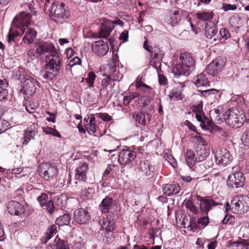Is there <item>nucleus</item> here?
<instances>
[{
    "instance_id": "15",
    "label": "nucleus",
    "mask_w": 249,
    "mask_h": 249,
    "mask_svg": "<svg viewBox=\"0 0 249 249\" xmlns=\"http://www.w3.org/2000/svg\"><path fill=\"white\" fill-rule=\"evenodd\" d=\"M75 183L77 184V190H80L81 196L83 198L89 199L92 197L94 190L90 186V184L86 181H76Z\"/></svg>"
},
{
    "instance_id": "21",
    "label": "nucleus",
    "mask_w": 249,
    "mask_h": 249,
    "mask_svg": "<svg viewBox=\"0 0 249 249\" xmlns=\"http://www.w3.org/2000/svg\"><path fill=\"white\" fill-rule=\"evenodd\" d=\"M185 86L184 82H178L176 87L171 91L168 95L169 98L173 100H181L183 99L184 96L182 92L183 89Z\"/></svg>"
},
{
    "instance_id": "57",
    "label": "nucleus",
    "mask_w": 249,
    "mask_h": 249,
    "mask_svg": "<svg viewBox=\"0 0 249 249\" xmlns=\"http://www.w3.org/2000/svg\"><path fill=\"white\" fill-rule=\"evenodd\" d=\"M218 92V90L215 89H211L203 90L201 93L203 96L207 97L211 95H215L217 94Z\"/></svg>"
},
{
    "instance_id": "60",
    "label": "nucleus",
    "mask_w": 249,
    "mask_h": 249,
    "mask_svg": "<svg viewBox=\"0 0 249 249\" xmlns=\"http://www.w3.org/2000/svg\"><path fill=\"white\" fill-rule=\"evenodd\" d=\"M47 199L48 195L45 193H42L41 195L37 198V201L42 206H44V204L46 203V200H47Z\"/></svg>"
},
{
    "instance_id": "32",
    "label": "nucleus",
    "mask_w": 249,
    "mask_h": 249,
    "mask_svg": "<svg viewBox=\"0 0 249 249\" xmlns=\"http://www.w3.org/2000/svg\"><path fill=\"white\" fill-rule=\"evenodd\" d=\"M113 205V199L108 196H106L101 201L99 205V209L102 213H108L110 209Z\"/></svg>"
},
{
    "instance_id": "13",
    "label": "nucleus",
    "mask_w": 249,
    "mask_h": 249,
    "mask_svg": "<svg viewBox=\"0 0 249 249\" xmlns=\"http://www.w3.org/2000/svg\"><path fill=\"white\" fill-rule=\"evenodd\" d=\"M101 229L106 230V232L105 234L108 243L112 242L114 239L113 231L115 229L114 222L111 219L108 218H103L100 222Z\"/></svg>"
},
{
    "instance_id": "33",
    "label": "nucleus",
    "mask_w": 249,
    "mask_h": 249,
    "mask_svg": "<svg viewBox=\"0 0 249 249\" xmlns=\"http://www.w3.org/2000/svg\"><path fill=\"white\" fill-rule=\"evenodd\" d=\"M27 31H25V35L22 38V41L27 44L32 43L35 39L37 33L33 29L29 28H27Z\"/></svg>"
},
{
    "instance_id": "1",
    "label": "nucleus",
    "mask_w": 249,
    "mask_h": 249,
    "mask_svg": "<svg viewBox=\"0 0 249 249\" xmlns=\"http://www.w3.org/2000/svg\"><path fill=\"white\" fill-rule=\"evenodd\" d=\"M195 62L189 53H180L179 61L177 63L172 70V72L175 77L180 76H188L193 70Z\"/></svg>"
},
{
    "instance_id": "59",
    "label": "nucleus",
    "mask_w": 249,
    "mask_h": 249,
    "mask_svg": "<svg viewBox=\"0 0 249 249\" xmlns=\"http://www.w3.org/2000/svg\"><path fill=\"white\" fill-rule=\"evenodd\" d=\"M223 10L226 12L230 10L234 11L237 8V7L235 5L230 4L228 3H224L222 5Z\"/></svg>"
},
{
    "instance_id": "43",
    "label": "nucleus",
    "mask_w": 249,
    "mask_h": 249,
    "mask_svg": "<svg viewBox=\"0 0 249 249\" xmlns=\"http://www.w3.org/2000/svg\"><path fill=\"white\" fill-rule=\"evenodd\" d=\"M184 206L187 210H189L193 214H196L198 213V211L197 207L194 204L191 199L185 200Z\"/></svg>"
},
{
    "instance_id": "22",
    "label": "nucleus",
    "mask_w": 249,
    "mask_h": 249,
    "mask_svg": "<svg viewBox=\"0 0 249 249\" xmlns=\"http://www.w3.org/2000/svg\"><path fill=\"white\" fill-rule=\"evenodd\" d=\"M113 23L110 20L106 19L102 23L98 33V38H107L113 30Z\"/></svg>"
},
{
    "instance_id": "37",
    "label": "nucleus",
    "mask_w": 249,
    "mask_h": 249,
    "mask_svg": "<svg viewBox=\"0 0 249 249\" xmlns=\"http://www.w3.org/2000/svg\"><path fill=\"white\" fill-rule=\"evenodd\" d=\"M111 77L110 75H108L102 80V88L101 89L100 91V96H106L107 93L108 91L107 89V87L110 84L111 81Z\"/></svg>"
},
{
    "instance_id": "9",
    "label": "nucleus",
    "mask_w": 249,
    "mask_h": 249,
    "mask_svg": "<svg viewBox=\"0 0 249 249\" xmlns=\"http://www.w3.org/2000/svg\"><path fill=\"white\" fill-rule=\"evenodd\" d=\"M245 180V177L243 173L233 171L229 175L227 183L229 187L239 188L244 186Z\"/></svg>"
},
{
    "instance_id": "51",
    "label": "nucleus",
    "mask_w": 249,
    "mask_h": 249,
    "mask_svg": "<svg viewBox=\"0 0 249 249\" xmlns=\"http://www.w3.org/2000/svg\"><path fill=\"white\" fill-rule=\"evenodd\" d=\"M96 77V75L93 72H89L88 77L86 78V80L89 87L93 86L94 82Z\"/></svg>"
},
{
    "instance_id": "2",
    "label": "nucleus",
    "mask_w": 249,
    "mask_h": 249,
    "mask_svg": "<svg viewBox=\"0 0 249 249\" xmlns=\"http://www.w3.org/2000/svg\"><path fill=\"white\" fill-rule=\"evenodd\" d=\"M223 117L228 125L234 128H239L242 126L245 120L243 113L235 107L226 111Z\"/></svg>"
},
{
    "instance_id": "56",
    "label": "nucleus",
    "mask_w": 249,
    "mask_h": 249,
    "mask_svg": "<svg viewBox=\"0 0 249 249\" xmlns=\"http://www.w3.org/2000/svg\"><path fill=\"white\" fill-rule=\"evenodd\" d=\"M241 141L245 146H249V131H246L243 134Z\"/></svg>"
},
{
    "instance_id": "46",
    "label": "nucleus",
    "mask_w": 249,
    "mask_h": 249,
    "mask_svg": "<svg viewBox=\"0 0 249 249\" xmlns=\"http://www.w3.org/2000/svg\"><path fill=\"white\" fill-rule=\"evenodd\" d=\"M163 56V52L160 51L159 48H156L154 50L151 52V56L154 58V61L158 59L159 61H162Z\"/></svg>"
},
{
    "instance_id": "3",
    "label": "nucleus",
    "mask_w": 249,
    "mask_h": 249,
    "mask_svg": "<svg viewBox=\"0 0 249 249\" xmlns=\"http://www.w3.org/2000/svg\"><path fill=\"white\" fill-rule=\"evenodd\" d=\"M136 87L140 93L138 104L140 107L146 106L149 104L150 100L154 96L153 89L142 82H137Z\"/></svg>"
},
{
    "instance_id": "42",
    "label": "nucleus",
    "mask_w": 249,
    "mask_h": 249,
    "mask_svg": "<svg viewBox=\"0 0 249 249\" xmlns=\"http://www.w3.org/2000/svg\"><path fill=\"white\" fill-rule=\"evenodd\" d=\"M37 103L34 101H29L26 103L25 108L27 112L30 113L35 112L38 108Z\"/></svg>"
},
{
    "instance_id": "11",
    "label": "nucleus",
    "mask_w": 249,
    "mask_h": 249,
    "mask_svg": "<svg viewBox=\"0 0 249 249\" xmlns=\"http://www.w3.org/2000/svg\"><path fill=\"white\" fill-rule=\"evenodd\" d=\"M215 161L217 165L225 166L232 161V158L229 151L225 148L219 149L215 152Z\"/></svg>"
},
{
    "instance_id": "20",
    "label": "nucleus",
    "mask_w": 249,
    "mask_h": 249,
    "mask_svg": "<svg viewBox=\"0 0 249 249\" xmlns=\"http://www.w3.org/2000/svg\"><path fill=\"white\" fill-rule=\"evenodd\" d=\"M155 167L149 160H142L139 164V171L142 176L150 178L152 176Z\"/></svg>"
},
{
    "instance_id": "61",
    "label": "nucleus",
    "mask_w": 249,
    "mask_h": 249,
    "mask_svg": "<svg viewBox=\"0 0 249 249\" xmlns=\"http://www.w3.org/2000/svg\"><path fill=\"white\" fill-rule=\"evenodd\" d=\"M18 36V33L17 32H14L11 29L10 30V32L7 36V41L11 43L12 41L14 40V38L16 36Z\"/></svg>"
},
{
    "instance_id": "4",
    "label": "nucleus",
    "mask_w": 249,
    "mask_h": 249,
    "mask_svg": "<svg viewBox=\"0 0 249 249\" xmlns=\"http://www.w3.org/2000/svg\"><path fill=\"white\" fill-rule=\"evenodd\" d=\"M54 48L53 45L45 42H40L34 47L30 46L27 53L28 60H33L36 57L51 52Z\"/></svg>"
},
{
    "instance_id": "41",
    "label": "nucleus",
    "mask_w": 249,
    "mask_h": 249,
    "mask_svg": "<svg viewBox=\"0 0 249 249\" xmlns=\"http://www.w3.org/2000/svg\"><path fill=\"white\" fill-rule=\"evenodd\" d=\"M223 107L219 106L216 108L211 111V114L215 120L218 121L221 120L222 116H223V115L224 114V113L223 114Z\"/></svg>"
},
{
    "instance_id": "64",
    "label": "nucleus",
    "mask_w": 249,
    "mask_h": 249,
    "mask_svg": "<svg viewBox=\"0 0 249 249\" xmlns=\"http://www.w3.org/2000/svg\"><path fill=\"white\" fill-rule=\"evenodd\" d=\"M55 249H69V248L67 243L62 241L56 244Z\"/></svg>"
},
{
    "instance_id": "25",
    "label": "nucleus",
    "mask_w": 249,
    "mask_h": 249,
    "mask_svg": "<svg viewBox=\"0 0 249 249\" xmlns=\"http://www.w3.org/2000/svg\"><path fill=\"white\" fill-rule=\"evenodd\" d=\"M7 210L10 214L16 215H19L24 212L23 206L19 202L14 200L9 202Z\"/></svg>"
},
{
    "instance_id": "54",
    "label": "nucleus",
    "mask_w": 249,
    "mask_h": 249,
    "mask_svg": "<svg viewBox=\"0 0 249 249\" xmlns=\"http://www.w3.org/2000/svg\"><path fill=\"white\" fill-rule=\"evenodd\" d=\"M43 207H44V209H47L50 213H52L54 211L55 208L52 200L46 202Z\"/></svg>"
},
{
    "instance_id": "26",
    "label": "nucleus",
    "mask_w": 249,
    "mask_h": 249,
    "mask_svg": "<svg viewBox=\"0 0 249 249\" xmlns=\"http://www.w3.org/2000/svg\"><path fill=\"white\" fill-rule=\"evenodd\" d=\"M88 165L85 162H80L76 168L75 178L76 181H86V174Z\"/></svg>"
},
{
    "instance_id": "19",
    "label": "nucleus",
    "mask_w": 249,
    "mask_h": 249,
    "mask_svg": "<svg viewBox=\"0 0 249 249\" xmlns=\"http://www.w3.org/2000/svg\"><path fill=\"white\" fill-rule=\"evenodd\" d=\"M224 66V62L220 59L213 61L208 65L207 73L210 76H216L221 71Z\"/></svg>"
},
{
    "instance_id": "45",
    "label": "nucleus",
    "mask_w": 249,
    "mask_h": 249,
    "mask_svg": "<svg viewBox=\"0 0 249 249\" xmlns=\"http://www.w3.org/2000/svg\"><path fill=\"white\" fill-rule=\"evenodd\" d=\"M43 131L47 135H51L53 136L56 137L58 138L61 137L60 134L55 129L48 126L42 127Z\"/></svg>"
},
{
    "instance_id": "36",
    "label": "nucleus",
    "mask_w": 249,
    "mask_h": 249,
    "mask_svg": "<svg viewBox=\"0 0 249 249\" xmlns=\"http://www.w3.org/2000/svg\"><path fill=\"white\" fill-rule=\"evenodd\" d=\"M209 82L206 75L203 73L197 75L195 81L196 86L198 88L207 86L209 85Z\"/></svg>"
},
{
    "instance_id": "5",
    "label": "nucleus",
    "mask_w": 249,
    "mask_h": 249,
    "mask_svg": "<svg viewBox=\"0 0 249 249\" xmlns=\"http://www.w3.org/2000/svg\"><path fill=\"white\" fill-rule=\"evenodd\" d=\"M249 210V197L247 196H237L232 200V212L244 213Z\"/></svg>"
},
{
    "instance_id": "49",
    "label": "nucleus",
    "mask_w": 249,
    "mask_h": 249,
    "mask_svg": "<svg viewBox=\"0 0 249 249\" xmlns=\"http://www.w3.org/2000/svg\"><path fill=\"white\" fill-rule=\"evenodd\" d=\"M195 138L196 141V142L197 143L196 147L201 148L202 146L208 147L207 146V142L202 137L200 136H195Z\"/></svg>"
},
{
    "instance_id": "53",
    "label": "nucleus",
    "mask_w": 249,
    "mask_h": 249,
    "mask_svg": "<svg viewBox=\"0 0 249 249\" xmlns=\"http://www.w3.org/2000/svg\"><path fill=\"white\" fill-rule=\"evenodd\" d=\"M164 158L173 167L176 168L177 166V162L175 159L172 156L166 153L164 155Z\"/></svg>"
},
{
    "instance_id": "28",
    "label": "nucleus",
    "mask_w": 249,
    "mask_h": 249,
    "mask_svg": "<svg viewBox=\"0 0 249 249\" xmlns=\"http://www.w3.org/2000/svg\"><path fill=\"white\" fill-rule=\"evenodd\" d=\"M203 103L199 102L193 107V111L196 114V118L197 121L201 123H205L207 118L204 115L202 109Z\"/></svg>"
},
{
    "instance_id": "30",
    "label": "nucleus",
    "mask_w": 249,
    "mask_h": 249,
    "mask_svg": "<svg viewBox=\"0 0 249 249\" xmlns=\"http://www.w3.org/2000/svg\"><path fill=\"white\" fill-rule=\"evenodd\" d=\"M218 32V29L216 24L211 21L208 22L205 28V34L208 38L211 39Z\"/></svg>"
},
{
    "instance_id": "18",
    "label": "nucleus",
    "mask_w": 249,
    "mask_h": 249,
    "mask_svg": "<svg viewBox=\"0 0 249 249\" xmlns=\"http://www.w3.org/2000/svg\"><path fill=\"white\" fill-rule=\"evenodd\" d=\"M37 133V125L34 124H31L24 131L23 137L20 138L21 143L23 145H27L31 140L34 139Z\"/></svg>"
},
{
    "instance_id": "27",
    "label": "nucleus",
    "mask_w": 249,
    "mask_h": 249,
    "mask_svg": "<svg viewBox=\"0 0 249 249\" xmlns=\"http://www.w3.org/2000/svg\"><path fill=\"white\" fill-rule=\"evenodd\" d=\"M120 64L119 57L117 54L113 53L112 58L108 60L107 64L105 68L106 71L109 73L115 72L117 67Z\"/></svg>"
},
{
    "instance_id": "34",
    "label": "nucleus",
    "mask_w": 249,
    "mask_h": 249,
    "mask_svg": "<svg viewBox=\"0 0 249 249\" xmlns=\"http://www.w3.org/2000/svg\"><path fill=\"white\" fill-rule=\"evenodd\" d=\"M95 118L93 115H90L88 119H84V121H86V128L88 131H90L95 133L96 131V128L95 123Z\"/></svg>"
},
{
    "instance_id": "35",
    "label": "nucleus",
    "mask_w": 249,
    "mask_h": 249,
    "mask_svg": "<svg viewBox=\"0 0 249 249\" xmlns=\"http://www.w3.org/2000/svg\"><path fill=\"white\" fill-rule=\"evenodd\" d=\"M185 160L187 165L191 167L197 161L196 154L191 150H188L185 155Z\"/></svg>"
},
{
    "instance_id": "24",
    "label": "nucleus",
    "mask_w": 249,
    "mask_h": 249,
    "mask_svg": "<svg viewBox=\"0 0 249 249\" xmlns=\"http://www.w3.org/2000/svg\"><path fill=\"white\" fill-rule=\"evenodd\" d=\"M181 13L178 10H171L165 16V22L171 25L172 26H175L178 22L180 19Z\"/></svg>"
},
{
    "instance_id": "40",
    "label": "nucleus",
    "mask_w": 249,
    "mask_h": 249,
    "mask_svg": "<svg viewBox=\"0 0 249 249\" xmlns=\"http://www.w3.org/2000/svg\"><path fill=\"white\" fill-rule=\"evenodd\" d=\"M146 116H148V114H145L143 112H135L133 114V116L135 121L139 124L145 125L146 124Z\"/></svg>"
},
{
    "instance_id": "10",
    "label": "nucleus",
    "mask_w": 249,
    "mask_h": 249,
    "mask_svg": "<svg viewBox=\"0 0 249 249\" xmlns=\"http://www.w3.org/2000/svg\"><path fill=\"white\" fill-rule=\"evenodd\" d=\"M67 6L62 2H56L52 5L50 10L51 14L58 19L68 18L69 12Z\"/></svg>"
},
{
    "instance_id": "63",
    "label": "nucleus",
    "mask_w": 249,
    "mask_h": 249,
    "mask_svg": "<svg viewBox=\"0 0 249 249\" xmlns=\"http://www.w3.org/2000/svg\"><path fill=\"white\" fill-rule=\"evenodd\" d=\"M158 73L159 82V84L161 86H165L167 83L166 78L163 75V74L160 73L159 71H157Z\"/></svg>"
},
{
    "instance_id": "7",
    "label": "nucleus",
    "mask_w": 249,
    "mask_h": 249,
    "mask_svg": "<svg viewBox=\"0 0 249 249\" xmlns=\"http://www.w3.org/2000/svg\"><path fill=\"white\" fill-rule=\"evenodd\" d=\"M40 175L46 180L55 178L58 172L56 165L51 163H45L40 165Z\"/></svg>"
},
{
    "instance_id": "50",
    "label": "nucleus",
    "mask_w": 249,
    "mask_h": 249,
    "mask_svg": "<svg viewBox=\"0 0 249 249\" xmlns=\"http://www.w3.org/2000/svg\"><path fill=\"white\" fill-rule=\"evenodd\" d=\"M10 124L7 121L0 119V134L7 130Z\"/></svg>"
},
{
    "instance_id": "17",
    "label": "nucleus",
    "mask_w": 249,
    "mask_h": 249,
    "mask_svg": "<svg viewBox=\"0 0 249 249\" xmlns=\"http://www.w3.org/2000/svg\"><path fill=\"white\" fill-rule=\"evenodd\" d=\"M136 158V154L134 151L128 149H124L119 152L118 161L122 165L132 162Z\"/></svg>"
},
{
    "instance_id": "12",
    "label": "nucleus",
    "mask_w": 249,
    "mask_h": 249,
    "mask_svg": "<svg viewBox=\"0 0 249 249\" xmlns=\"http://www.w3.org/2000/svg\"><path fill=\"white\" fill-rule=\"evenodd\" d=\"M196 199L200 201L199 207L201 212L207 214L213 207L221 205L220 202L211 198L196 196Z\"/></svg>"
},
{
    "instance_id": "52",
    "label": "nucleus",
    "mask_w": 249,
    "mask_h": 249,
    "mask_svg": "<svg viewBox=\"0 0 249 249\" xmlns=\"http://www.w3.org/2000/svg\"><path fill=\"white\" fill-rule=\"evenodd\" d=\"M197 224L203 227L207 226L209 223V218L208 216H204L199 217L197 221Z\"/></svg>"
},
{
    "instance_id": "14",
    "label": "nucleus",
    "mask_w": 249,
    "mask_h": 249,
    "mask_svg": "<svg viewBox=\"0 0 249 249\" xmlns=\"http://www.w3.org/2000/svg\"><path fill=\"white\" fill-rule=\"evenodd\" d=\"M36 84L39 86V83L35 78L33 77L26 78L23 81L20 92L27 96L33 95L36 90Z\"/></svg>"
},
{
    "instance_id": "31",
    "label": "nucleus",
    "mask_w": 249,
    "mask_h": 249,
    "mask_svg": "<svg viewBox=\"0 0 249 249\" xmlns=\"http://www.w3.org/2000/svg\"><path fill=\"white\" fill-rule=\"evenodd\" d=\"M210 149L209 147H203L196 148V157L197 161L204 160L210 155Z\"/></svg>"
},
{
    "instance_id": "62",
    "label": "nucleus",
    "mask_w": 249,
    "mask_h": 249,
    "mask_svg": "<svg viewBox=\"0 0 249 249\" xmlns=\"http://www.w3.org/2000/svg\"><path fill=\"white\" fill-rule=\"evenodd\" d=\"M161 61H159L157 59L155 61H154V58H152L151 65L157 70V71L160 70Z\"/></svg>"
},
{
    "instance_id": "44",
    "label": "nucleus",
    "mask_w": 249,
    "mask_h": 249,
    "mask_svg": "<svg viewBox=\"0 0 249 249\" xmlns=\"http://www.w3.org/2000/svg\"><path fill=\"white\" fill-rule=\"evenodd\" d=\"M199 229V227L194 217H191L189 220V224L188 226V230L193 232H196Z\"/></svg>"
},
{
    "instance_id": "48",
    "label": "nucleus",
    "mask_w": 249,
    "mask_h": 249,
    "mask_svg": "<svg viewBox=\"0 0 249 249\" xmlns=\"http://www.w3.org/2000/svg\"><path fill=\"white\" fill-rule=\"evenodd\" d=\"M57 231V227L55 225H53L49 227L47 232V236L46 237V240H49Z\"/></svg>"
},
{
    "instance_id": "23",
    "label": "nucleus",
    "mask_w": 249,
    "mask_h": 249,
    "mask_svg": "<svg viewBox=\"0 0 249 249\" xmlns=\"http://www.w3.org/2000/svg\"><path fill=\"white\" fill-rule=\"evenodd\" d=\"M89 212L83 208L76 210L74 213V218L79 224H85L89 219Z\"/></svg>"
},
{
    "instance_id": "29",
    "label": "nucleus",
    "mask_w": 249,
    "mask_h": 249,
    "mask_svg": "<svg viewBox=\"0 0 249 249\" xmlns=\"http://www.w3.org/2000/svg\"><path fill=\"white\" fill-rule=\"evenodd\" d=\"M180 190V187L177 184H166L162 186L163 194L168 196L178 194Z\"/></svg>"
},
{
    "instance_id": "47",
    "label": "nucleus",
    "mask_w": 249,
    "mask_h": 249,
    "mask_svg": "<svg viewBox=\"0 0 249 249\" xmlns=\"http://www.w3.org/2000/svg\"><path fill=\"white\" fill-rule=\"evenodd\" d=\"M219 35L220 37L219 40L224 42L227 40L231 36V34L228 30L225 28H222L219 30Z\"/></svg>"
},
{
    "instance_id": "55",
    "label": "nucleus",
    "mask_w": 249,
    "mask_h": 249,
    "mask_svg": "<svg viewBox=\"0 0 249 249\" xmlns=\"http://www.w3.org/2000/svg\"><path fill=\"white\" fill-rule=\"evenodd\" d=\"M110 76L112 81H120L123 77V75L119 71L111 72Z\"/></svg>"
},
{
    "instance_id": "58",
    "label": "nucleus",
    "mask_w": 249,
    "mask_h": 249,
    "mask_svg": "<svg viewBox=\"0 0 249 249\" xmlns=\"http://www.w3.org/2000/svg\"><path fill=\"white\" fill-rule=\"evenodd\" d=\"M55 73L53 71L46 70V72L43 75V77L44 79L47 80H52L55 76Z\"/></svg>"
},
{
    "instance_id": "39",
    "label": "nucleus",
    "mask_w": 249,
    "mask_h": 249,
    "mask_svg": "<svg viewBox=\"0 0 249 249\" xmlns=\"http://www.w3.org/2000/svg\"><path fill=\"white\" fill-rule=\"evenodd\" d=\"M71 219V217L70 215L65 213L58 217L55 220V223L59 226L68 225L70 222Z\"/></svg>"
},
{
    "instance_id": "16",
    "label": "nucleus",
    "mask_w": 249,
    "mask_h": 249,
    "mask_svg": "<svg viewBox=\"0 0 249 249\" xmlns=\"http://www.w3.org/2000/svg\"><path fill=\"white\" fill-rule=\"evenodd\" d=\"M91 48L93 52L99 56L106 55L109 50L107 42L103 40L93 42L91 44Z\"/></svg>"
},
{
    "instance_id": "6",
    "label": "nucleus",
    "mask_w": 249,
    "mask_h": 249,
    "mask_svg": "<svg viewBox=\"0 0 249 249\" xmlns=\"http://www.w3.org/2000/svg\"><path fill=\"white\" fill-rule=\"evenodd\" d=\"M31 15L27 12H21L13 19L12 27L19 29L24 33L31 22Z\"/></svg>"
},
{
    "instance_id": "38",
    "label": "nucleus",
    "mask_w": 249,
    "mask_h": 249,
    "mask_svg": "<svg viewBox=\"0 0 249 249\" xmlns=\"http://www.w3.org/2000/svg\"><path fill=\"white\" fill-rule=\"evenodd\" d=\"M198 19L202 21H208L213 18V13L210 11H201L196 14Z\"/></svg>"
},
{
    "instance_id": "8",
    "label": "nucleus",
    "mask_w": 249,
    "mask_h": 249,
    "mask_svg": "<svg viewBox=\"0 0 249 249\" xmlns=\"http://www.w3.org/2000/svg\"><path fill=\"white\" fill-rule=\"evenodd\" d=\"M45 69L46 70L58 72L61 68V59L58 54L51 53L45 57Z\"/></svg>"
}]
</instances>
